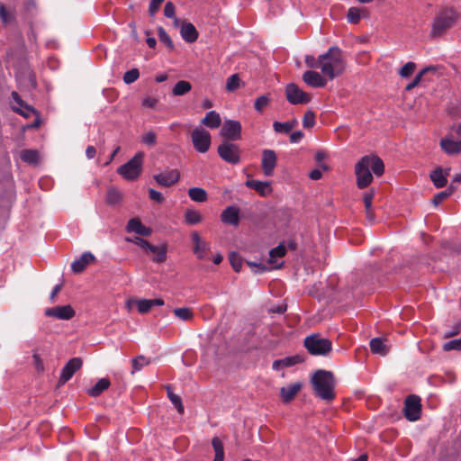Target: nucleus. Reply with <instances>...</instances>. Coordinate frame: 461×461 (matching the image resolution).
Instances as JSON below:
<instances>
[{"label": "nucleus", "mask_w": 461, "mask_h": 461, "mask_svg": "<svg viewBox=\"0 0 461 461\" xmlns=\"http://www.w3.org/2000/svg\"><path fill=\"white\" fill-rule=\"evenodd\" d=\"M346 68V61L342 50L337 47H330L328 51L321 55V71L323 77L330 80L339 77Z\"/></svg>", "instance_id": "obj_2"}, {"label": "nucleus", "mask_w": 461, "mask_h": 461, "mask_svg": "<svg viewBox=\"0 0 461 461\" xmlns=\"http://www.w3.org/2000/svg\"><path fill=\"white\" fill-rule=\"evenodd\" d=\"M173 312L176 317H177L178 319H180L184 321H191L194 318V313H193L192 310L187 307L176 308L173 311Z\"/></svg>", "instance_id": "obj_40"}, {"label": "nucleus", "mask_w": 461, "mask_h": 461, "mask_svg": "<svg viewBox=\"0 0 461 461\" xmlns=\"http://www.w3.org/2000/svg\"><path fill=\"white\" fill-rule=\"evenodd\" d=\"M76 312L70 305L56 306L45 310V315L58 320L68 321Z\"/></svg>", "instance_id": "obj_12"}, {"label": "nucleus", "mask_w": 461, "mask_h": 461, "mask_svg": "<svg viewBox=\"0 0 461 461\" xmlns=\"http://www.w3.org/2000/svg\"><path fill=\"white\" fill-rule=\"evenodd\" d=\"M416 64L414 62H407L400 70V76L402 77H410L415 70Z\"/></svg>", "instance_id": "obj_54"}, {"label": "nucleus", "mask_w": 461, "mask_h": 461, "mask_svg": "<svg viewBox=\"0 0 461 461\" xmlns=\"http://www.w3.org/2000/svg\"><path fill=\"white\" fill-rule=\"evenodd\" d=\"M126 230L144 237H149L152 233V230L143 225L139 218L131 219L127 223Z\"/></svg>", "instance_id": "obj_17"}, {"label": "nucleus", "mask_w": 461, "mask_h": 461, "mask_svg": "<svg viewBox=\"0 0 461 461\" xmlns=\"http://www.w3.org/2000/svg\"><path fill=\"white\" fill-rule=\"evenodd\" d=\"M305 64L310 68H319L321 69V55L318 57V59L312 55H306Z\"/></svg>", "instance_id": "obj_56"}, {"label": "nucleus", "mask_w": 461, "mask_h": 461, "mask_svg": "<svg viewBox=\"0 0 461 461\" xmlns=\"http://www.w3.org/2000/svg\"><path fill=\"white\" fill-rule=\"evenodd\" d=\"M459 16V13L453 7L440 9L432 22L431 35L433 37L443 35L447 31L454 27Z\"/></svg>", "instance_id": "obj_4"}, {"label": "nucleus", "mask_w": 461, "mask_h": 461, "mask_svg": "<svg viewBox=\"0 0 461 461\" xmlns=\"http://www.w3.org/2000/svg\"><path fill=\"white\" fill-rule=\"evenodd\" d=\"M311 383L316 396L326 402L334 400L336 380L332 372L318 369L312 374Z\"/></svg>", "instance_id": "obj_3"}, {"label": "nucleus", "mask_w": 461, "mask_h": 461, "mask_svg": "<svg viewBox=\"0 0 461 461\" xmlns=\"http://www.w3.org/2000/svg\"><path fill=\"white\" fill-rule=\"evenodd\" d=\"M191 239L194 243V253L199 259H203L206 255V251L209 249V244L202 240L200 234L197 231H193Z\"/></svg>", "instance_id": "obj_16"}, {"label": "nucleus", "mask_w": 461, "mask_h": 461, "mask_svg": "<svg viewBox=\"0 0 461 461\" xmlns=\"http://www.w3.org/2000/svg\"><path fill=\"white\" fill-rule=\"evenodd\" d=\"M188 195L190 199L194 202L203 203L207 201L208 194L207 192L201 187H192L188 190Z\"/></svg>", "instance_id": "obj_31"}, {"label": "nucleus", "mask_w": 461, "mask_h": 461, "mask_svg": "<svg viewBox=\"0 0 461 461\" xmlns=\"http://www.w3.org/2000/svg\"><path fill=\"white\" fill-rule=\"evenodd\" d=\"M247 186L256 190L261 195H266L270 192V186L268 182H262L258 180H248L246 182Z\"/></svg>", "instance_id": "obj_30"}, {"label": "nucleus", "mask_w": 461, "mask_h": 461, "mask_svg": "<svg viewBox=\"0 0 461 461\" xmlns=\"http://www.w3.org/2000/svg\"><path fill=\"white\" fill-rule=\"evenodd\" d=\"M192 89L190 82L185 80L178 81L172 89V94L175 96H181L187 94Z\"/></svg>", "instance_id": "obj_32"}, {"label": "nucleus", "mask_w": 461, "mask_h": 461, "mask_svg": "<svg viewBox=\"0 0 461 461\" xmlns=\"http://www.w3.org/2000/svg\"><path fill=\"white\" fill-rule=\"evenodd\" d=\"M12 97L16 102V104H18L21 107H24L26 109V111H23L22 109H14L15 112L25 117H29L30 113L32 112V109H31L27 105H24L23 101L16 92L12 93Z\"/></svg>", "instance_id": "obj_45"}, {"label": "nucleus", "mask_w": 461, "mask_h": 461, "mask_svg": "<svg viewBox=\"0 0 461 461\" xmlns=\"http://www.w3.org/2000/svg\"><path fill=\"white\" fill-rule=\"evenodd\" d=\"M128 240L134 243L137 246H140L146 251L155 252L158 250L156 249L155 245L150 244L149 241L143 240L142 238L135 237L133 239H128Z\"/></svg>", "instance_id": "obj_41"}, {"label": "nucleus", "mask_w": 461, "mask_h": 461, "mask_svg": "<svg viewBox=\"0 0 461 461\" xmlns=\"http://www.w3.org/2000/svg\"><path fill=\"white\" fill-rule=\"evenodd\" d=\"M149 198L152 200V201H155L157 203H161L163 201H164V197L162 195V194L160 192H158L154 189H149Z\"/></svg>", "instance_id": "obj_59"}, {"label": "nucleus", "mask_w": 461, "mask_h": 461, "mask_svg": "<svg viewBox=\"0 0 461 461\" xmlns=\"http://www.w3.org/2000/svg\"><path fill=\"white\" fill-rule=\"evenodd\" d=\"M268 104L269 97L267 95H261L256 99L254 107L256 111L262 113L264 108L267 107Z\"/></svg>", "instance_id": "obj_52"}, {"label": "nucleus", "mask_w": 461, "mask_h": 461, "mask_svg": "<svg viewBox=\"0 0 461 461\" xmlns=\"http://www.w3.org/2000/svg\"><path fill=\"white\" fill-rule=\"evenodd\" d=\"M132 303L136 304L138 312L141 314L149 312L152 308V303L150 299H138Z\"/></svg>", "instance_id": "obj_42"}, {"label": "nucleus", "mask_w": 461, "mask_h": 461, "mask_svg": "<svg viewBox=\"0 0 461 461\" xmlns=\"http://www.w3.org/2000/svg\"><path fill=\"white\" fill-rule=\"evenodd\" d=\"M315 124V113L309 110L307 111L303 118V125L306 129L312 128Z\"/></svg>", "instance_id": "obj_50"}, {"label": "nucleus", "mask_w": 461, "mask_h": 461, "mask_svg": "<svg viewBox=\"0 0 461 461\" xmlns=\"http://www.w3.org/2000/svg\"><path fill=\"white\" fill-rule=\"evenodd\" d=\"M111 384L108 378H101L97 383L87 390V393L92 397H98L104 391L107 390Z\"/></svg>", "instance_id": "obj_28"}, {"label": "nucleus", "mask_w": 461, "mask_h": 461, "mask_svg": "<svg viewBox=\"0 0 461 461\" xmlns=\"http://www.w3.org/2000/svg\"><path fill=\"white\" fill-rule=\"evenodd\" d=\"M297 125L298 121L296 119H293L285 122H275L273 123V128L277 133H289Z\"/></svg>", "instance_id": "obj_29"}, {"label": "nucleus", "mask_w": 461, "mask_h": 461, "mask_svg": "<svg viewBox=\"0 0 461 461\" xmlns=\"http://www.w3.org/2000/svg\"><path fill=\"white\" fill-rule=\"evenodd\" d=\"M218 154L224 161L236 165L240 161V149L231 142H223L218 147Z\"/></svg>", "instance_id": "obj_8"}, {"label": "nucleus", "mask_w": 461, "mask_h": 461, "mask_svg": "<svg viewBox=\"0 0 461 461\" xmlns=\"http://www.w3.org/2000/svg\"><path fill=\"white\" fill-rule=\"evenodd\" d=\"M323 75L321 76L320 73L313 71V70H308L305 71L303 75V81L310 86L312 87H323L326 86V79L324 78Z\"/></svg>", "instance_id": "obj_18"}, {"label": "nucleus", "mask_w": 461, "mask_h": 461, "mask_svg": "<svg viewBox=\"0 0 461 461\" xmlns=\"http://www.w3.org/2000/svg\"><path fill=\"white\" fill-rule=\"evenodd\" d=\"M141 141L150 147L154 146L157 142V135L154 131H150L146 132L141 137Z\"/></svg>", "instance_id": "obj_55"}, {"label": "nucleus", "mask_w": 461, "mask_h": 461, "mask_svg": "<svg viewBox=\"0 0 461 461\" xmlns=\"http://www.w3.org/2000/svg\"><path fill=\"white\" fill-rule=\"evenodd\" d=\"M332 341L322 338L319 333H313L304 339L303 346H332Z\"/></svg>", "instance_id": "obj_27"}, {"label": "nucleus", "mask_w": 461, "mask_h": 461, "mask_svg": "<svg viewBox=\"0 0 461 461\" xmlns=\"http://www.w3.org/2000/svg\"><path fill=\"white\" fill-rule=\"evenodd\" d=\"M202 215L198 211L188 209L185 212V221L188 225H194L202 221Z\"/></svg>", "instance_id": "obj_36"}, {"label": "nucleus", "mask_w": 461, "mask_h": 461, "mask_svg": "<svg viewBox=\"0 0 461 461\" xmlns=\"http://www.w3.org/2000/svg\"><path fill=\"white\" fill-rule=\"evenodd\" d=\"M429 71H432V72L436 71V68L435 67H427V68H423L419 74H417L415 76L414 79L406 86V87H405L406 91H410L412 88H414L415 86H417L420 84V82L421 81L422 77Z\"/></svg>", "instance_id": "obj_38"}, {"label": "nucleus", "mask_w": 461, "mask_h": 461, "mask_svg": "<svg viewBox=\"0 0 461 461\" xmlns=\"http://www.w3.org/2000/svg\"><path fill=\"white\" fill-rule=\"evenodd\" d=\"M303 361H304V358L300 354H297L294 356H290V357H285L282 359L274 361L273 369L278 371L283 367L293 366L302 363Z\"/></svg>", "instance_id": "obj_21"}, {"label": "nucleus", "mask_w": 461, "mask_h": 461, "mask_svg": "<svg viewBox=\"0 0 461 461\" xmlns=\"http://www.w3.org/2000/svg\"><path fill=\"white\" fill-rule=\"evenodd\" d=\"M367 351L366 348H357L355 350V357L358 362H362L366 357Z\"/></svg>", "instance_id": "obj_60"}, {"label": "nucleus", "mask_w": 461, "mask_h": 461, "mask_svg": "<svg viewBox=\"0 0 461 461\" xmlns=\"http://www.w3.org/2000/svg\"><path fill=\"white\" fill-rule=\"evenodd\" d=\"M440 147L449 155L457 154L461 152V140L456 141L454 138L447 136L441 140Z\"/></svg>", "instance_id": "obj_22"}, {"label": "nucleus", "mask_w": 461, "mask_h": 461, "mask_svg": "<svg viewBox=\"0 0 461 461\" xmlns=\"http://www.w3.org/2000/svg\"><path fill=\"white\" fill-rule=\"evenodd\" d=\"M202 123L210 128L216 129L221 126V119L220 114L215 111H210L206 113L205 117L202 120Z\"/></svg>", "instance_id": "obj_26"}, {"label": "nucleus", "mask_w": 461, "mask_h": 461, "mask_svg": "<svg viewBox=\"0 0 461 461\" xmlns=\"http://www.w3.org/2000/svg\"><path fill=\"white\" fill-rule=\"evenodd\" d=\"M191 140L194 149L200 153L207 152L211 147V134L202 127H196L193 130Z\"/></svg>", "instance_id": "obj_6"}, {"label": "nucleus", "mask_w": 461, "mask_h": 461, "mask_svg": "<svg viewBox=\"0 0 461 461\" xmlns=\"http://www.w3.org/2000/svg\"><path fill=\"white\" fill-rule=\"evenodd\" d=\"M122 199V194L120 190L115 187H110L106 194V202L110 205H115L121 203Z\"/></svg>", "instance_id": "obj_33"}, {"label": "nucleus", "mask_w": 461, "mask_h": 461, "mask_svg": "<svg viewBox=\"0 0 461 461\" xmlns=\"http://www.w3.org/2000/svg\"><path fill=\"white\" fill-rule=\"evenodd\" d=\"M240 208L235 205L226 207L221 213V221L223 223L238 226L240 223Z\"/></svg>", "instance_id": "obj_15"}, {"label": "nucleus", "mask_w": 461, "mask_h": 461, "mask_svg": "<svg viewBox=\"0 0 461 461\" xmlns=\"http://www.w3.org/2000/svg\"><path fill=\"white\" fill-rule=\"evenodd\" d=\"M95 260V256L91 252H85L81 257L76 259L72 265V271L76 274L82 273L86 267Z\"/></svg>", "instance_id": "obj_19"}, {"label": "nucleus", "mask_w": 461, "mask_h": 461, "mask_svg": "<svg viewBox=\"0 0 461 461\" xmlns=\"http://www.w3.org/2000/svg\"><path fill=\"white\" fill-rule=\"evenodd\" d=\"M20 158L23 161L35 164L39 159V153L34 149H23L20 153Z\"/></svg>", "instance_id": "obj_35"}, {"label": "nucleus", "mask_w": 461, "mask_h": 461, "mask_svg": "<svg viewBox=\"0 0 461 461\" xmlns=\"http://www.w3.org/2000/svg\"><path fill=\"white\" fill-rule=\"evenodd\" d=\"M212 446L215 452V456H214L213 461H223L224 448H223V444H222L221 440L219 438L214 437L212 440Z\"/></svg>", "instance_id": "obj_34"}, {"label": "nucleus", "mask_w": 461, "mask_h": 461, "mask_svg": "<svg viewBox=\"0 0 461 461\" xmlns=\"http://www.w3.org/2000/svg\"><path fill=\"white\" fill-rule=\"evenodd\" d=\"M364 12V9L350 7L347 14L348 22L352 24L358 23Z\"/></svg>", "instance_id": "obj_37"}, {"label": "nucleus", "mask_w": 461, "mask_h": 461, "mask_svg": "<svg viewBox=\"0 0 461 461\" xmlns=\"http://www.w3.org/2000/svg\"><path fill=\"white\" fill-rule=\"evenodd\" d=\"M285 254V247L283 244H279L269 251V263L273 264L276 262V258H283Z\"/></svg>", "instance_id": "obj_44"}, {"label": "nucleus", "mask_w": 461, "mask_h": 461, "mask_svg": "<svg viewBox=\"0 0 461 461\" xmlns=\"http://www.w3.org/2000/svg\"><path fill=\"white\" fill-rule=\"evenodd\" d=\"M285 96L292 104H304L311 101V95L303 91L297 85L290 83L285 87Z\"/></svg>", "instance_id": "obj_9"}, {"label": "nucleus", "mask_w": 461, "mask_h": 461, "mask_svg": "<svg viewBox=\"0 0 461 461\" xmlns=\"http://www.w3.org/2000/svg\"><path fill=\"white\" fill-rule=\"evenodd\" d=\"M277 157L274 150L264 149L262 152L261 167L267 176L273 175L276 167Z\"/></svg>", "instance_id": "obj_13"}, {"label": "nucleus", "mask_w": 461, "mask_h": 461, "mask_svg": "<svg viewBox=\"0 0 461 461\" xmlns=\"http://www.w3.org/2000/svg\"><path fill=\"white\" fill-rule=\"evenodd\" d=\"M229 259L232 268L236 272H240L242 267V258L239 256V254L236 252H231L229 256Z\"/></svg>", "instance_id": "obj_51"}, {"label": "nucleus", "mask_w": 461, "mask_h": 461, "mask_svg": "<svg viewBox=\"0 0 461 461\" xmlns=\"http://www.w3.org/2000/svg\"><path fill=\"white\" fill-rule=\"evenodd\" d=\"M156 249H158L155 252H151L154 255L153 261L156 263H162L167 259V247L166 246H156Z\"/></svg>", "instance_id": "obj_49"}, {"label": "nucleus", "mask_w": 461, "mask_h": 461, "mask_svg": "<svg viewBox=\"0 0 461 461\" xmlns=\"http://www.w3.org/2000/svg\"><path fill=\"white\" fill-rule=\"evenodd\" d=\"M389 340L387 339V338H384V337H377V338H374L370 340V343H369V346L371 347H374V346H383L384 343L385 342H388Z\"/></svg>", "instance_id": "obj_64"}, {"label": "nucleus", "mask_w": 461, "mask_h": 461, "mask_svg": "<svg viewBox=\"0 0 461 461\" xmlns=\"http://www.w3.org/2000/svg\"><path fill=\"white\" fill-rule=\"evenodd\" d=\"M302 389V384L297 382L280 389V395L285 403L291 402Z\"/></svg>", "instance_id": "obj_20"}, {"label": "nucleus", "mask_w": 461, "mask_h": 461, "mask_svg": "<svg viewBox=\"0 0 461 461\" xmlns=\"http://www.w3.org/2000/svg\"><path fill=\"white\" fill-rule=\"evenodd\" d=\"M151 362L150 359L146 357L140 355L132 359V368L134 373L135 371H140L144 366H148Z\"/></svg>", "instance_id": "obj_46"}, {"label": "nucleus", "mask_w": 461, "mask_h": 461, "mask_svg": "<svg viewBox=\"0 0 461 461\" xmlns=\"http://www.w3.org/2000/svg\"><path fill=\"white\" fill-rule=\"evenodd\" d=\"M140 77V72L137 68H132L125 72L123 76V81L126 84H131L135 82Z\"/></svg>", "instance_id": "obj_53"}, {"label": "nucleus", "mask_w": 461, "mask_h": 461, "mask_svg": "<svg viewBox=\"0 0 461 461\" xmlns=\"http://www.w3.org/2000/svg\"><path fill=\"white\" fill-rule=\"evenodd\" d=\"M180 178V173L177 169H171L160 174L155 175L154 179L162 186H171Z\"/></svg>", "instance_id": "obj_14"}, {"label": "nucleus", "mask_w": 461, "mask_h": 461, "mask_svg": "<svg viewBox=\"0 0 461 461\" xmlns=\"http://www.w3.org/2000/svg\"><path fill=\"white\" fill-rule=\"evenodd\" d=\"M404 416L410 421L420 420L421 415V399L415 394L409 395L404 401Z\"/></svg>", "instance_id": "obj_7"}, {"label": "nucleus", "mask_w": 461, "mask_h": 461, "mask_svg": "<svg viewBox=\"0 0 461 461\" xmlns=\"http://www.w3.org/2000/svg\"><path fill=\"white\" fill-rule=\"evenodd\" d=\"M176 7L172 2H167L164 7V15L167 18H175Z\"/></svg>", "instance_id": "obj_58"}, {"label": "nucleus", "mask_w": 461, "mask_h": 461, "mask_svg": "<svg viewBox=\"0 0 461 461\" xmlns=\"http://www.w3.org/2000/svg\"><path fill=\"white\" fill-rule=\"evenodd\" d=\"M371 171L377 176L384 172V165L383 160L376 155H366L355 166V174L357 176V186L359 189L367 187L373 182V175Z\"/></svg>", "instance_id": "obj_1"}, {"label": "nucleus", "mask_w": 461, "mask_h": 461, "mask_svg": "<svg viewBox=\"0 0 461 461\" xmlns=\"http://www.w3.org/2000/svg\"><path fill=\"white\" fill-rule=\"evenodd\" d=\"M158 36L159 41L164 43L169 50H174V43L167 34V32L162 27L158 28Z\"/></svg>", "instance_id": "obj_47"}, {"label": "nucleus", "mask_w": 461, "mask_h": 461, "mask_svg": "<svg viewBox=\"0 0 461 461\" xmlns=\"http://www.w3.org/2000/svg\"><path fill=\"white\" fill-rule=\"evenodd\" d=\"M167 396L171 402L174 404V406L176 408L179 414L184 413V405L182 402V399L180 396L175 394L171 390L170 387H167Z\"/></svg>", "instance_id": "obj_43"}, {"label": "nucleus", "mask_w": 461, "mask_h": 461, "mask_svg": "<svg viewBox=\"0 0 461 461\" xmlns=\"http://www.w3.org/2000/svg\"><path fill=\"white\" fill-rule=\"evenodd\" d=\"M312 356H328L332 348H306Z\"/></svg>", "instance_id": "obj_57"}, {"label": "nucleus", "mask_w": 461, "mask_h": 461, "mask_svg": "<svg viewBox=\"0 0 461 461\" xmlns=\"http://www.w3.org/2000/svg\"><path fill=\"white\" fill-rule=\"evenodd\" d=\"M240 86V78L238 74H233L228 77L226 82V89L229 92H233Z\"/></svg>", "instance_id": "obj_48"}, {"label": "nucleus", "mask_w": 461, "mask_h": 461, "mask_svg": "<svg viewBox=\"0 0 461 461\" xmlns=\"http://www.w3.org/2000/svg\"><path fill=\"white\" fill-rule=\"evenodd\" d=\"M456 191V187L450 185L445 191L438 193L432 199L434 205H438L449 197Z\"/></svg>", "instance_id": "obj_39"}, {"label": "nucleus", "mask_w": 461, "mask_h": 461, "mask_svg": "<svg viewBox=\"0 0 461 461\" xmlns=\"http://www.w3.org/2000/svg\"><path fill=\"white\" fill-rule=\"evenodd\" d=\"M143 152H138L127 163L122 165L117 169V173L128 181L136 180L142 172Z\"/></svg>", "instance_id": "obj_5"}, {"label": "nucleus", "mask_w": 461, "mask_h": 461, "mask_svg": "<svg viewBox=\"0 0 461 461\" xmlns=\"http://www.w3.org/2000/svg\"><path fill=\"white\" fill-rule=\"evenodd\" d=\"M457 136H461V124L455 123L450 129L449 137L456 138Z\"/></svg>", "instance_id": "obj_61"}, {"label": "nucleus", "mask_w": 461, "mask_h": 461, "mask_svg": "<svg viewBox=\"0 0 461 461\" xmlns=\"http://www.w3.org/2000/svg\"><path fill=\"white\" fill-rule=\"evenodd\" d=\"M221 135L230 140H238L241 138V124L238 121L227 120L221 130Z\"/></svg>", "instance_id": "obj_11"}, {"label": "nucleus", "mask_w": 461, "mask_h": 461, "mask_svg": "<svg viewBox=\"0 0 461 461\" xmlns=\"http://www.w3.org/2000/svg\"><path fill=\"white\" fill-rule=\"evenodd\" d=\"M82 365L83 361L80 357H73L69 359L61 370L58 385H64L68 380L72 378L74 374L82 367Z\"/></svg>", "instance_id": "obj_10"}, {"label": "nucleus", "mask_w": 461, "mask_h": 461, "mask_svg": "<svg viewBox=\"0 0 461 461\" xmlns=\"http://www.w3.org/2000/svg\"><path fill=\"white\" fill-rule=\"evenodd\" d=\"M180 34L184 41L189 43L194 42L198 38V32L191 23H183Z\"/></svg>", "instance_id": "obj_23"}, {"label": "nucleus", "mask_w": 461, "mask_h": 461, "mask_svg": "<svg viewBox=\"0 0 461 461\" xmlns=\"http://www.w3.org/2000/svg\"><path fill=\"white\" fill-rule=\"evenodd\" d=\"M304 134L301 131H294L290 134V141L292 143H297L301 141V140L303 138Z\"/></svg>", "instance_id": "obj_63"}, {"label": "nucleus", "mask_w": 461, "mask_h": 461, "mask_svg": "<svg viewBox=\"0 0 461 461\" xmlns=\"http://www.w3.org/2000/svg\"><path fill=\"white\" fill-rule=\"evenodd\" d=\"M375 196V191L370 190L364 194L363 202L365 204L366 217L370 223H374L375 221V215L372 207V202Z\"/></svg>", "instance_id": "obj_24"}, {"label": "nucleus", "mask_w": 461, "mask_h": 461, "mask_svg": "<svg viewBox=\"0 0 461 461\" xmlns=\"http://www.w3.org/2000/svg\"><path fill=\"white\" fill-rule=\"evenodd\" d=\"M390 348H370L371 353L374 355H379L385 357L389 353Z\"/></svg>", "instance_id": "obj_62"}, {"label": "nucleus", "mask_w": 461, "mask_h": 461, "mask_svg": "<svg viewBox=\"0 0 461 461\" xmlns=\"http://www.w3.org/2000/svg\"><path fill=\"white\" fill-rule=\"evenodd\" d=\"M449 168L443 171L440 167L435 169L430 174V179L437 188L444 187L447 182V177L449 175Z\"/></svg>", "instance_id": "obj_25"}]
</instances>
